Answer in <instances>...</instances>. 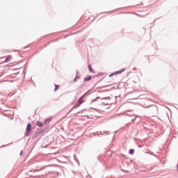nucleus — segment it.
<instances>
[{
  "label": "nucleus",
  "mask_w": 178,
  "mask_h": 178,
  "mask_svg": "<svg viewBox=\"0 0 178 178\" xmlns=\"http://www.w3.org/2000/svg\"><path fill=\"white\" fill-rule=\"evenodd\" d=\"M84 97H86V94L83 95L76 102L75 104V108H79L81 104L84 102Z\"/></svg>",
  "instance_id": "obj_1"
},
{
  "label": "nucleus",
  "mask_w": 178,
  "mask_h": 178,
  "mask_svg": "<svg viewBox=\"0 0 178 178\" xmlns=\"http://www.w3.org/2000/svg\"><path fill=\"white\" fill-rule=\"evenodd\" d=\"M30 131H31V124H28L26 127V131L25 132V136L29 137L30 136Z\"/></svg>",
  "instance_id": "obj_2"
},
{
  "label": "nucleus",
  "mask_w": 178,
  "mask_h": 178,
  "mask_svg": "<svg viewBox=\"0 0 178 178\" xmlns=\"http://www.w3.org/2000/svg\"><path fill=\"white\" fill-rule=\"evenodd\" d=\"M122 72H123V70H122V71H118V72H115V73H113V74H110V75H109V77H112V76H115V74H120V73H122Z\"/></svg>",
  "instance_id": "obj_3"
},
{
  "label": "nucleus",
  "mask_w": 178,
  "mask_h": 178,
  "mask_svg": "<svg viewBox=\"0 0 178 178\" xmlns=\"http://www.w3.org/2000/svg\"><path fill=\"white\" fill-rule=\"evenodd\" d=\"M10 60H12V56H9L8 57H7L5 60V63H8V62H10Z\"/></svg>",
  "instance_id": "obj_4"
},
{
  "label": "nucleus",
  "mask_w": 178,
  "mask_h": 178,
  "mask_svg": "<svg viewBox=\"0 0 178 178\" xmlns=\"http://www.w3.org/2000/svg\"><path fill=\"white\" fill-rule=\"evenodd\" d=\"M36 126H38V127H42V126H44V124H42V122L38 121L36 122Z\"/></svg>",
  "instance_id": "obj_5"
},
{
  "label": "nucleus",
  "mask_w": 178,
  "mask_h": 178,
  "mask_svg": "<svg viewBox=\"0 0 178 178\" xmlns=\"http://www.w3.org/2000/svg\"><path fill=\"white\" fill-rule=\"evenodd\" d=\"M91 79H92V76H89L86 77V78L84 79V81H90L91 80Z\"/></svg>",
  "instance_id": "obj_6"
},
{
  "label": "nucleus",
  "mask_w": 178,
  "mask_h": 178,
  "mask_svg": "<svg viewBox=\"0 0 178 178\" xmlns=\"http://www.w3.org/2000/svg\"><path fill=\"white\" fill-rule=\"evenodd\" d=\"M88 69L91 73H94V70H92V68L91 67V65H88Z\"/></svg>",
  "instance_id": "obj_7"
},
{
  "label": "nucleus",
  "mask_w": 178,
  "mask_h": 178,
  "mask_svg": "<svg viewBox=\"0 0 178 178\" xmlns=\"http://www.w3.org/2000/svg\"><path fill=\"white\" fill-rule=\"evenodd\" d=\"M58 90H59V86L58 85H55L54 91H58Z\"/></svg>",
  "instance_id": "obj_8"
},
{
  "label": "nucleus",
  "mask_w": 178,
  "mask_h": 178,
  "mask_svg": "<svg viewBox=\"0 0 178 178\" xmlns=\"http://www.w3.org/2000/svg\"><path fill=\"white\" fill-rule=\"evenodd\" d=\"M129 154H130L131 155H133V154H134V149H131L129 150Z\"/></svg>",
  "instance_id": "obj_9"
},
{
  "label": "nucleus",
  "mask_w": 178,
  "mask_h": 178,
  "mask_svg": "<svg viewBox=\"0 0 178 178\" xmlns=\"http://www.w3.org/2000/svg\"><path fill=\"white\" fill-rule=\"evenodd\" d=\"M76 79H77V77H76V78L74 79V81H76Z\"/></svg>",
  "instance_id": "obj_10"
}]
</instances>
